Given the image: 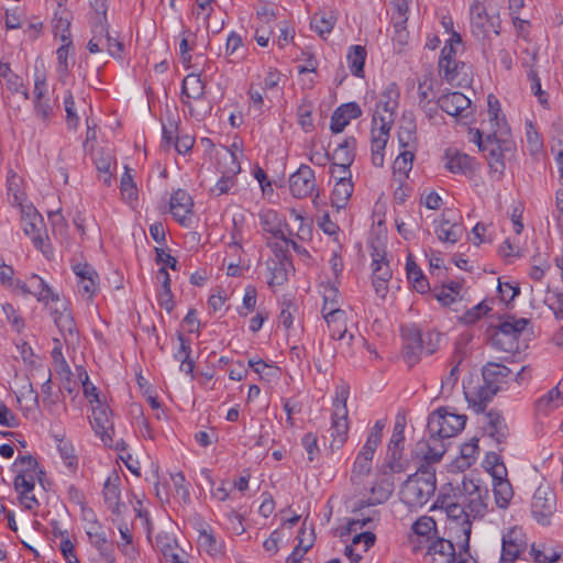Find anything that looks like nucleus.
I'll return each instance as SVG.
<instances>
[{
    "mask_svg": "<svg viewBox=\"0 0 563 563\" xmlns=\"http://www.w3.org/2000/svg\"><path fill=\"white\" fill-rule=\"evenodd\" d=\"M356 140L353 136L346 137L334 150L332 159L341 166H351L355 158Z\"/></svg>",
    "mask_w": 563,
    "mask_h": 563,
    "instance_id": "38",
    "label": "nucleus"
},
{
    "mask_svg": "<svg viewBox=\"0 0 563 563\" xmlns=\"http://www.w3.org/2000/svg\"><path fill=\"white\" fill-rule=\"evenodd\" d=\"M456 539V544L460 548L459 553L451 540L438 538L432 540L427 545V555L430 558L431 563H476V560L470 553V542L467 547L464 545L463 537L452 534Z\"/></svg>",
    "mask_w": 563,
    "mask_h": 563,
    "instance_id": "5",
    "label": "nucleus"
},
{
    "mask_svg": "<svg viewBox=\"0 0 563 563\" xmlns=\"http://www.w3.org/2000/svg\"><path fill=\"white\" fill-rule=\"evenodd\" d=\"M435 482L434 468L431 465H422L401 486V501L410 508L424 506L435 492Z\"/></svg>",
    "mask_w": 563,
    "mask_h": 563,
    "instance_id": "3",
    "label": "nucleus"
},
{
    "mask_svg": "<svg viewBox=\"0 0 563 563\" xmlns=\"http://www.w3.org/2000/svg\"><path fill=\"white\" fill-rule=\"evenodd\" d=\"M366 49L362 45H353L350 47L346 59L351 73L356 77H364V64L366 59Z\"/></svg>",
    "mask_w": 563,
    "mask_h": 563,
    "instance_id": "40",
    "label": "nucleus"
},
{
    "mask_svg": "<svg viewBox=\"0 0 563 563\" xmlns=\"http://www.w3.org/2000/svg\"><path fill=\"white\" fill-rule=\"evenodd\" d=\"M464 228L461 223L452 221L442 214L439 224L435 227V234L441 242L454 244L462 236Z\"/></svg>",
    "mask_w": 563,
    "mask_h": 563,
    "instance_id": "32",
    "label": "nucleus"
},
{
    "mask_svg": "<svg viewBox=\"0 0 563 563\" xmlns=\"http://www.w3.org/2000/svg\"><path fill=\"white\" fill-rule=\"evenodd\" d=\"M194 201L190 195L184 189H177L169 199V210L174 219L183 227L188 228L191 223Z\"/></svg>",
    "mask_w": 563,
    "mask_h": 563,
    "instance_id": "17",
    "label": "nucleus"
},
{
    "mask_svg": "<svg viewBox=\"0 0 563 563\" xmlns=\"http://www.w3.org/2000/svg\"><path fill=\"white\" fill-rule=\"evenodd\" d=\"M225 153L230 156L233 167L229 173H224L217 184L210 189L216 196L228 194L231 188L236 184L235 175L240 172L241 167L236 159L234 152L231 148L224 147Z\"/></svg>",
    "mask_w": 563,
    "mask_h": 563,
    "instance_id": "30",
    "label": "nucleus"
},
{
    "mask_svg": "<svg viewBox=\"0 0 563 563\" xmlns=\"http://www.w3.org/2000/svg\"><path fill=\"white\" fill-rule=\"evenodd\" d=\"M402 451L404 450L387 448L384 471H387V473L390 475H393L394 473H401L405 471Z\"/></svg>",
    "mask_w": 563,
    "mask_h": 563,
    "instance_id": "53",
    "label": "nucleus"
},
{
    "mask_svg": "<svg viewBox=\"0 0 563 563\" xmlns=\"http://www.w3.org/2000/svg\"><path fill=\"white\" fill-rule=\"evenodd\" d=\"M399 88L395 82H390L380 93L376 109L373 114V126L377 130L390 132L396 119V110L399 103Z\"/></svg>",
    "mask_w": 563,
    "mask_h": 563,
    "instance_id": "7",
    "label": "nucleus"
},
{
    "mask_svg": "<svg viewBox=\"0 0 563 563\" xmlns=\"http://www.w3.org/2000/svg\"><path fill=\"white\" fill-rule=\"evenodd\" d=\"M440 77L452 86H463L468 82V66L457 59L446 60L438 65Z\"/></svg>",
    "mask_w": 563,
    "mask_h": 563,
    "instance_id": "21",
    "label": "nucleus"
},
{
    "mask_svg": "<svg viewBox=\"0 0 563 563\" xmlns=\"http://www.w3.org/2000/svg\"><path fill=\"white\" fill-rule=\"evenodd\" d=\"M478 451V439H471L461 445L460 455L454 460L453 465L460 471L471 467L477 461Z\"/></svg>",
    "mask_w": 563,
    "mask_h": 563,
    "instance_id": "34",
    "label": "nucleus"
},
{
    "mask_svg": "<svg viewBox=\"0 0 563 563\" xmlns=\"http://www.w3.org/2000/svg\"><path fill=\"white\" fill-rule=\"evenodd\" d=\"M545 303L554 312L556 319L563 320V292L558 290L548 291Z\"/></svg>",
    "mask_w": 563,
    "mask_h": 563,
    "instance_id": "64",
    "label": "nucleus"
},
{
    "mask_svg": "<svg viewBox=\"0 0 563 563\" xmlns=\"http://www.w3.org/2000/svg\"><path fill=\"white\" fill-rule=\"evenodd\" d=\"M312 104L303 101L297 110L298 123L305 132H311L314 128L312 119Z\"/></svg>",
    "mask_w": 563,
    "mask_h": 563,
    "instance_id": "56",
    "label": "nucleus"
},
{
    "mask_svg": "<svg viewBox=\"0 0 563 563\" xmlns=\"http://www.w3.org/2000/svg\"><path fill=\"white\" fill-rule=\"evenodd\" d=\"M372 468V461L356 456L352 468L351 481L354 485H358L362 478L369 474Z\"/></svg>",
    "mask_w": 563,
    "mask_h": 563,
    "instance_id": "58",
    "label": "nucleus"
},
{
    "mask_svg": "<svg viewBox=\"0 0 563 563\" xmlns=\"http://www.w3.org/2000/svg\"><path fill=\"white\" fill-rule=\"evenodd\" d=\"M205 82L199 75H187L181 85V101L186 106H190V100H199L205 96Z\"/></svg>",
    "mask_w": 563,
    "mask_h": 563,
    "instance_id": "31",
    "label": "nucleus"
},
{
    "mask_svg": "<svg viewBox=\"0 0 563 563\" xmlns=\"http://www.w3.org/2000/svg\"><path fill=\"white\" fill-rule=\"evenodd\" d=\"M531 554L536 563H553L561 556L560 552L545 544H532Z\"/></svg>",
    "mask_w": 563,
    "mask_h": 563,
    "instance_id": "54",
    "label": "nucleus"
},
{
    "mask_svg": "<svg viewBox=\"0 0 563 563\" xmlns=\"http://www.w3.org/2000/svg\"><path fill=\"white\" fill-rule=\"evenodd\" d=\"M499 389L498 385L485 382L483 378L482 383L473 388L464 387V394L470 407L478 413L485 410L487 404L492 401Z\"/></svg>",
    "mask_w": 563,
    "mask_h": 563,
    "instance_id": "16",
    "label": "nucleus"
},
{
    "mask_svg": "<svg viewBox=\"0 0 563 563\" xmlns=\"http://www.w3.org/2000/svg\"><path fill=\"white\" fill-rule=\"evenodd\" d=\"M511 374L510 368L505 365L497 363H488L483 367L482 376L485 382H489L494 385L500 384Z\"/></svg>",
    "mask_w": 563,
    "mask_h": 563,
    "instance_id": "44",
    "label": "nucleus"
},
{
    "mask_svg": "<svg viewBox=\"0 0 563 563\" xmlns=\"http://www.w3.org/2000/svg\"><path fill=\"white\" fill-rule=\"evenodd\" d=\"M527 324L528 320L525 318L516 319L514 317H509L499 323L496 332L505 336H511L515 341H517L518 336L526 329Z\"/></svg>",
    "mask_w": 563,
    "mask_h": 563,
    "instance_id": "46",
    "label": "nucleus"
},
{
    "mask_svg": "<svg viewBox=\"0 0 563 563\" xmlns=\"http://www.w3.org/2000/svg\"><path fill=\"white\" fill-rule=\"evenodd\" d=\"M471 106V100L462 92L454 91L439 97V107L452 117L462 114Z\"/></svg>",
    "mask_w": 563,
    "mask_h": 563,
    "instance_id": "26",
    "label": "nucleus"
},
{
    "mask_svg": "<svg viewBox=\"0 0 563 563\" xmlns=\"http://www.w3.org/2000/svg\"><path fill=\"white\" fill-rule=\"evenodd\" d=\"M262 229L275 239L286 241L284 227L287 228L285 218L274 209H264L258 214Z\"/></svg>",
    "mask_w": 563,
    "mask_h": 563,
    "instance_id": "24",
    "label": "nucleus"
},
{
    "mask_svg": "<svg viewBox=\"0 0 563 563\" xmlns=\"http://www.w3.org/2000/svg\"><path fill=\"white\" fill-rule=\"evenodd\" d=\"M466 420L465 415H459L442 407L429 416L428 432L432 438L449 439L455 437L465 428Z\"/></svg>",
    "mask_w": 563,
    "mask_h": 563,
    "instance_id": "6",
    "label": "nucleus"
},
{
    "mask_svg": "<svg viewBox=\"0 0 563 563\" xmlns=\"http://www.w3.org/2000/svg\"><path fill=\"white\" fill-rule=\"evenodd\" d=\"M108 30L109 27L106 14L95 13L93 21L91 22L92 37L87 44V48L91 54L103 51V42Z\"/></svg>",
    "mask_w": 563,
    "mask_h": 563,
    "instance_id": "28",
    "label": "nucleus"
},
{
    "mask_svg": "<svg viewBox=\"0 0 563 563\" xmlns=\"http://www.w3.org/2000/svg\"><path fill=\"white\" fill-rule=\"evenodd\" d=\"M289 190L294 198L305 199L317 191V181L313 169L306 164L289 176Z\"/></svg>",
    "mask_w": 563,
    "mask_h": 563,
    "instance_id": "12",
    "label": "nucleus"
},
{
    "mask_svg": "<svg viewBox=\"0 0 563 563\" xmlns=\"http://www.w3.org/2000/svg\"><path fill=\"white\" fill-rule=\"evenodd\" d=\"M445 167L453 174L466 175L474 170L475 159L456 150L449 148L445 152Z\"/></svg>",
    "mask_w": 563,
    "mask_h": 563,
    "instance_id": "25",
    "label": "nucleus"
},
{
    "mask_svg": "<svg viewBox=\"0 0 563 563\" xmlns=\"http://www.w3.org/2000/svg\"><path fill=\"white\" fill-rule=\"evenodd\" d=\"M330 336L335 340H344L346 336V313H334L329 318L324 319Z\"/></svg>",
    "mask_w": 563,
    "mask_h": 563,
    "instance_id": "49",
    "label": "nucleus"
},
{
    "mask_svg": "<svg viewBox=\"0 0 563 563\" xmlns=\"http://www.w3.org/2000/svg\"><path fill=\"white\" fill-rule=\"evenodd\" d=\"M120 189L124 200L132 201L137 198V189L128 166H125V172L121 177Z\"/></svg>",
    "mask_w": 563,
    "mask_h": 563,
    "instance_id": "59",
    "label": "nucleus"
},
{
    "mask_svg": "<svg viewBox=\"0 0 563 563\" xmlns=\"http://www.w3.org/2000/svg\"><path fill=\"white\" fill-rule=\"evenodd\" d=\"M225 56L229 63H236L245 57L242 37L234 31H232L227 38Z\"/></svg>",
    "mask_w": 563,
    "mask_h": 563,
    "instance_id": "42",
    "label": "nucleus"
},
{
    "mask_svg": "<svg viewBox=\"0 0 563 563\" xmlns=\"http://www.w3.org/2000/svg\"><path fill=\"white\" fill-rule=\"evenodd\" d=\"M64 108L66 111V123L68 129L76 130L79 124V117L76 113L75 100L70 91H67L64 97Z\"/></svg>",
    "mask_w": 563,
    "mask_h": 563,
    "instance_id": "61",
    "label": "nucleus"
},
{
    "mask_svg": "<svg viewBox=\"0 0 563 563\" xmlns=\"http://www.w3.org/2000/svg\"><path fill=\"white\" fill-rule=\"evenodd\" d=\"M437 531L435 521L428 516H421L411 527V533L408 537V543L413 552L422 550L423 543L427 545L432 541V537Z\"/></svg>",
    "mask_w": 563,
    "mask_h": 563,
    "instance_id": "18",
    "label": "nucleus"
},
{
    "mask_svg": "<svg viewBox=\"0 0 563 563\" xmlns=\"http://www.w3.org/2000/svg\"><path fill=\"white\" fill-rule=\"evenodd\" d=\"M25 287L30 295L37 298L38 301L47 302L48 300L58 301L59 298L51 287L40 276L33 274L25 280Z\"/></svg>",
    "mask_w": 563,
    "mask_h": 563,
    "instance_id": "33",
    "label": "nucleus"
},
{
    "mask_svg": "<svg viewBox=\"0 0 563 563\" xmlns=\"http://www.w3.org/2000/svg\"><path fill=\"white\" fill-rule=\"evenodd\" d=\"M57 449L66 467L71 472L75 471L78 464V460L77 456L74 454V448L71 443L60 440L57 445Z\"/></svg>",
    "mask_w": 563,
    "mask_h": 563,
    "instance_id": "60",
    "label": "nucleus"
},
{
    "mask_svg": "<svg viewBox=\"0 0 563 563\" xmlns=\"http://www.w3.org/2000/svg\"><path fill=\"white\" fill-rule=\"evenodd\" d=\"M362 115V109L356 102H347L338 107L332 117L330 129L333 133H341L353 119Z\"/></svg>",
    "mask_w": 563,
    "mask_h": 563,
    "instance_id": "23",
    "label": "nucleus"
},
{
    "mask_svg": "<svg viewBox=\"0 0 563 563\" xmlns=\"http://www.w3.org/2000/svg\"><path fill=\"white\" fill-rule=\"evenodd\" d=\"M531 264L530 277L536 282H540L551 267L549 255L547 253H538L533 255Z\"/></svg>",
    "mask_w": 563,
    "mask_h": 563,
    "instance_id": "52",
    "label": "nucleus"
},
{
    "mask_svg": "<svg viewBox=\"0 0 563 563\" xmlns=\"http://www.w3.org/2000/svg\"><path fill=\"white\" fill-rule=\"evenodd\" d=\"M54 322L59 329L66 344L75 343L78 340V331L75 320L66 308L62 311L55 309L53 312Z\"/></svg>",
    "mask_w": 563,
    "mask_h": 563,
    "instance_id": "27",
    "label": "nucleus"
},
{
    "mask_svg": "<svg viewBox=\"0 0 563 563\" xmlns=\"http://www.w3.org/2000/svg\"><path fill=\"white\" fill-rule=\"evenodd\" d=\"M0 76L4 79L5 86L11 92H23V80L11 70L9 63L0 62Z\"/></svg>",
    "mask_w": 563,
    "mask_h": 563,
    "instance_id": "51",
    "label": "nucleus"
},
{
    "mask_svg": "<svg viewBox=\"0 0 563 563\" xmlns=\"http://www.w3.org/2000/svg\"><path fill=\"white\" fill-rule=\"evenodd\" d=\"M424 338L419 333V331H413L410 336L407 338L406 343L404 345V357L409 364H413L418 361V355L423 350L427 351L429 355L433 354L437 351L435 344H430V346L424 347Z\"/></svg>",
    "mask_w": 563,
    "mask_h": 563,
    "instance_id": "29",
    "label": "nucleus"
},
{
    "mask_svg": "<svg viewBox=\"0 0 563 563\" xmlns=\"http://www.w3.org/2000/svg\"><path fill=\"white\" fill-rule=\"evenodd\" d=\"M372 278L380 282H389L391 278V269L385 258V253L380 252L377 247L372 252Z\"/></svg>",
    "mask_w": 563,
    "mask_h": 563,
    "instance_id": "39",
    "label": "nucleus"
},
{
    "mask_svg": "<svg viewBox=\"0 0 563 563\" xmlns=\"http://www.w3.org/2000/svg\"><path fill=\"white\" fill-rule=\"evenodd\" d=\"M60 41H62V45L56 51L57 60H58L57 71L59 75H67L69 71L68 57L73 49V42H71V38L60 40Z\"/></svg>",
    "mask_w": 563,
    "mask_h": 563,
    "instance_id": "55",
    "label": "nucleus"
},
{
    "mask_svg": "<svg viewBox=\"0 0 563 563\" xmlns=\"http://www.w3.org/2000/svg\"><path fill=\"white\" fill-rule=\"evenodd\" d=\"M394 488L395 485L393 476L388 474L387 471H384L382 474L377 475L372 486L369 487V496L366 499L360 500L358 505L354 508V511L358 512L360 516L347 522V532L350 533L352 531H356L357 529H363L369 522L376 520L378 517L377 510H372L368 515H365L363 510L365 508L386 503L393 495Z\"/></svg>",
    "mask_w": 563,
    "mask_h": 563,
    "instance_id": "2",
    "label": "nucleus"
},
{
    "mask_svg": "<svg viewBox=\"0 0 563 563\" xmlns=\"http://www.w3.org/2000/svg\"><path fill=\"white\" fill-rule=\"evenodd\" d=\"M494 459L496 462V466L493 467V492L495 497V504L500 509L508 508L512 497L514 490L510 482L506 478L507 470L504 463L500 461V457L497 453H492L488 455V460Z\"/></svg>",
    "mask_w": 563,
    "mask_h": 563,
    "instance_id": "11",
    "label": "nucleus"
},
{
    "mask_svg": "<svg viewBox=\"0 0 563 563\" xmlns=\"http://www.w3.org/2000/svg\"><path fill=\"white\" fill-rule=\"evenodd\" d=\"M92 408L91 427L93 428L97 435L100 437L104 445L114 448L115 450H124L126 444L120 440L113 443V422L109 416V408L103 406L101 402Z\"/></svg>",
    "mask_w": 563,
    "mask_h": 563,
    "instance_id": "10",
    "label": "nucleus"
},
{
    "mask_svg": "<svg viewBox=\"0 0 563 563\" xmlns=\"http://www.w3.org/2000/svg\"><path fill=\"white\" fill-rule=\"evenodd\" d=\"M353 189L352 180L336 181L331 195L332 205L338 209L344 208L353 194Z\"/></svg>",
    "mask_w": 563,
    "mask_h": 563,
    "instance_id": "45",
    "label": "nucleus"
},
{
    "mask_svg": "<svg viewBox=\"0 0 563 563\" xmlns=\"http://www.w3.org/2000/svg\"><path fill=\"white\" fill-rule=\"evenodd\" d=\"M528 539L522 528L512 527L503 536L500 562L512 563L527 550Z\"/></svg>",
    "mask_w": 563,
    "mask_h": 563,
    "instance_id": "13",
    "label": "nucleus"
},
{
    "mask_svg": "<svg viewBox=\"0 0 563 563\" xmlns=\"http://www.w3.org/2000/svg\"><path fill=\"white\" fill-rule=\"evenodd\" d=\"M21 225L26 235H29L38 250L43 251L45 224L42 216L33 207H22Z\"/></svg>",
    "mask_w": 563,
    "mask_h": 563,
    "instance_id": "15",
    "label": "nucleus"
},
{
    "mask_svg": "<svg viewBox=\"0 0 563 563\" xmlns=\"http://www.w3.org/2000/svg\"><path fill=\"white\" fill-rule=\"evenodd\" d=\"M371 143H372V163L376 167L384 166V150L389 139V132L377 130L372 126L371 131Z\"/></svg>",
    "mask_w": 563,
    "mask_h": 563,
    "instance_id": "35",
    "label": "nucleus"
},
{
    "mask_svg": "<svg viewBox=\"0 0 563 563\" xmlns=\"http://www.w3.org/2000/svg\"><path fill=\"white\" fill-rule=\"evenodd\" d=\"M84 520L86 521L85 530L90 543L100 552H102L108 543V538L102 525L97 520L91 509H84Z\"/></svg>",
    "mask_w": 563,
    "mask_h": 563,
    "instance_id": "22",
    "label": "nucleus"
},
{
    "mask_svg": "<svg viewBox=\"0 0 563 563\" xmlns=\"http://www.w3.org/2000/svg\"><path fill=\"white\" fill-rule=\"evenodd\" d=\"M350 388L346 384L342 383L335 388V398L333 400V411L331 416V450H339L347 440L349 433V411H347V398Z\"/></svg>",
    "mask_w": 563,
    "mask_h": 563,
    "instance_id": "4",
    "label": "nucleus"
},
{
    "mask_svg": "<svg viewBox=\"0 0 563 563\" xmlns=\"http://www.w3.org/2000/svg\"><path fill=\"white\" fill-rule=\"evenodd\" d=\"M199 547L212 556L222 554L223 543L216 539L213 533L208 530H201L198 538Z\"/></svg>",
    "mask_w": 563,
    "mask_h": 563,
    "instance_id": "47",
    "label": "nucleus"
},
{
    "mask_svg": "<svg viewBox=\"0 0 563 563\" xmlns=\"http://www.w3.org/2000/svg\"><path fill=\"white\" fill-rule=\"evenodd\" d=\"M489 492L487 486L478 479L463 477L453 496H441L438 499L439 508L448 517V530L455 536L463 537L467 547L472 532V522L485 517L488 511Z\"/></svg>",
    "mask_w": 563,
    "mask_h": 563,
    "instance_id": "1",
    "label": "nucleus"
},
{
    "mask_svg": "<svg viewBox=\"0 0 563 563\" xmlns=\"http://www.w3.org/2000/svg\"><path fill=\"white\" fill-rule=\"evenodd\" d=\"M479 148L484 152L490 169L499 175L505 170V157L511 154L515 142L511 139H498L495 134L488 136L485 142H479Z\"/></svg>",
    "mask_w": 563,
    "mask_h": 563,
    "instance_id": "8",
    "label": "nucleus"
},
{
    "mask_svg": "<svg viewBox=\"0 0 563 563\" xmlns=\"http://www.w3.org/2000/svg\"><path fill=\"white\" fill-rule=\"evenodd\" d=\"M471 14V31L472 34L478 40H485L493 32L499 34V30L495 24V19L489 16L485 5L479 1H474L470 9Z\"/></svg>",
    "mask_w": 563,
    "mask_h": 563,
    "instance_id": "14",
    "label": "nucleus"
},
{
    "mask_svg": "<svg viewBox=\"0 0 563 563\" xmlns=\"http://www.w3.org/2000/svg\"><path fill=\"white\" fill-rule=\"evenodd\" d=\"M16 400L24 411H31L40 407V398L37 391L34 390L32 383L24 379L22 385L15 393Z\"/></svg>",
    "mask_w": 563,
    "mask_h": 563,
    "instance_id": "36",
    "label": "nucleus"
},
{
    "mask_svg": "<svg viewBox=\"0 0 563 563\" xmlns=\"http://www.w3.org/2000/svg\"><path fill=\"white\" fill-rule=\"evenodd\" d=\"M92 159L98 173L117 169L115 158L109 150L102 147L95 150L92 152Z\"/></svg>",
    "mask_w": 563,
    "mask_h": 563,
    "instance_id": "50",
    "label": "nucleus"
},
{
    "mask_svg": "<svg viewBox=\"0 0 563 563\" xmlns=\"http://www.w3.org/2000/svg\"><path fill=\"white\" fill-rule=\"evenodd\" d=\"M336 16L331 10L316 12L311 19L310 25L321 37L330 34L335 25Z\"/></svg>",
    "mask_w": 563,
    "mask_h": 563,
    "instance_id": "37",
    "label": "nucleus"
},
{
    "mask_svg": "<svg viewBox=\"0 0 563 563\" xmlns=\"http://www.w3.org/2000/svg\"><path fill=\"white\" fill-rule=\"evenodd\" d=\"M483 429L485 434L495 441L497 445L506 444L510 435L504 416L497 410H489L484 416Z\"/></svg>",
    "mask_w": 563,
    "mask_h": 563,
    "instance_id": "20",
    "label": "nucleus"
},
{
    "mask_svg": "<svg viewBox=\"0 0 563 563\" xmlns=\"http://www.w3.org/2000/svg\"><path fill=\"white\" fill-rule=\"evenodd\" d=\"M556 510V496L554 490L548 485H540L531 501V514L541 525L550 523V519Z\"/></svg>",
    "mask_w": 563,
    "mask_h": 563,
    "instance_id": "9",
    "label": "nucleus"
},
{
    "mask_svg": "<svg viewBox=\"0 0 563 563\" xmlns=\"http://www.w3.org/2000/svg\"><path fill=\"white\" fill-rule=\"evenodd\" d=\"M73 272L78 278V292L87 300H91L98 291V273L87 263L74 265Z\"/></svg>",
    "mask_w": 563,
    "mask_h": 563,
    "instance_id": "19",
    "label": "nucleus"
},
{
    "mask_svg": "<svg viewBox=\"0 0 563 563\" xmlns=\"http://www.w3.org/2000/svg\"><path fill=\"white\" fill-rule=\"evenodd\" d=\"M119 481L118 476H114L113 481L109 477L103 485V498L109 508L112 509L113 512L119 511L120 505V489L117 484Z\"/></svg>",
    "mask_w": 563,
    "mask_h": 563,
    "instance_id": "48",
    "label": "nucleus"
},
{
    "mask_svg": "<svg viewBox=\"0 0 563 563\" xmlns=\"http://www.w3.org/2000/svg\"><path fill=\"white\" fill-rule=\"evenodd\" d=\"M443 439L432 438L430 435V440L428 443V451L424 454L426 461L429 463H437L441 460L445 452V446L443 444Z\"/></svg>",
    "mask_w": 563,
    "mask_h": 563,
    "instance_id": "57",
    "label": "nucleus"
},
{
    "mask_svg": "<svg viewBox=\"0 0 563 563\" xmlns=\"http://www.w3.org/2000/svg\"><path fill=\"white\" fill-rule=\"evenodd\" d=\"M489 311V308L484 303L479 302L471 309L466 310L459 320L464 324H474L477 320H479L483 316H485Z\"/></svg>",
    "mask_w": 563,
    "mask_h": 563,
    "instance_id": "63",
    "label": "nucleus"
},
{
    "mask_svg": "<svg viewBox=\"0 0 563 563\" xmlns=\"http://www.w3.org/2000/svg\"><path fill=\"white\" fill-rule=\"evenodd\" d=\"M71 13L66 8L56 10L53 18V30L60 40L71 38L70 34Z\"/></svg>",
    "mask_w": 563,
    "mask_h": 563,
    "instance_id": "41",
    "label": "nucleus"
},
{
    "mask_svg": "<svg viewBox=\"0 0 563 563\" xmlns=\"http://www.w3.org/2000/svg\"><path fill=\"white\" fill-rule=\"evenodd\" d=\"M406 269L408 279L412 283L413 288L420 294L427 292L429 290L428 279L410 256L407 258Z\"/></svg>",
    "mask_w": 563,
    "mask_h": 563,
    "instance_id": "43",
    "label": "nucleus"
},
{
    "mask_svg": "<svg viewBox=\"0 0 563 563\" xmlns=\"http://www.w3.org/2000/svg\"><path fill=\"white\" fill-rule=\"evenodd\" d=\"M413 153L410 151L401 152L393 164L395 174L407 175L412 168Z\"/></svg>",
    "mask_w": 563,
    "mask_h": 563,
    "instance_id": "62",
    "label": "nucleus"
}]
</instances>
